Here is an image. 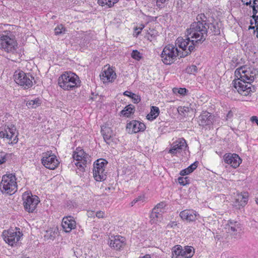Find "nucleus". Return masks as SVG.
I'll return each instance as SVG.
<instances>
[{
    "label": "nucleus",
    "mask_w": 258,
    "mask_h": 258,
    "mask_svg": "<svg viewBox=\"0 0 258 258\" xmlns=\"http://www.w3.org/2000/svg\"><path fill=\"white\" fill-rule=\"evenodd\" d=\"M196 20L186 30V38L179 37L176 40V44L183 50L181 57H185L194 51L196 47L204 42L208 36L210 25L207 22V17L204 14H200L197 16Z\"/></svg>",
    "instance_id": "obj_1"
},
{
    "label": "nucleus",
    "mask_w": 258,
    "mask_h": 258,
    "mask_svg": "<svg viewBox=\"0 0 258 258\" xmlns=\"http://www.w3.org/2000/svg\"><path fill=\"white\" fill-rule=\"evenodd\" d=\"M257 73L256 69L246 65L235 70V75L237 79L233 80L232 83L240 94L246 96L255 91L251 83L254 81Z\"/></svg>",
    "instance_id": "obj_2"
},
{
    "label": "nucleus",
    "mask_w": 258,
    "mask_h": 258,
    "mask_svg": "<svg viewBox=\"0 0 258 258\" xmlns=\"http://www.w3.org/2000/svg\"><path fill=\"white\" fill-rule=\"evenodd\" d=\"M80 81L78 76L71 72H66L58 79L59 87L64 90H71L79 86Z\"/></svg>",
    "instance_id": "obj_3"
},
{
    "label": "nucleus",
    "mask_w": 258,
    "mask_h": 258,
    "mask_svg": "<svg viewBox=\"0 0 258 258\" xmlns=\"http://www.w3.org/2000/svg\"><path fill=\"white\" fill-rule=\"evenodd\" d=\"M0 189L3 192L12 195L17 190L16 178L14 174L4 175L0 184Z\"/></svg>",
    "instance_id": "obj_4"
},
{
    "label": "nucleus",
    "mask_w": 258,
    "mask_h": 258,
    "mask_svg": "<svg viewBox=\"0 0 258 258\" xmlns=\"http://www.w3.org/2000/svg\"><path fill=\"white\" fill-rule=\"evenodd\" d=\"M182 55V52L180 53L177 48L173 45H168L166 46L161 54L162 60L165 64H171L176 59L178 55Z\"/></svg>",
    "instance_id": "obj_5"
},
{
    "label": "nucleus",
    "mask_w": 258,
    "mask_h": 258,
    "mask_svg": "<svg viewBox=\"0 0 258 258\" xmlns=\"http://www.w3.org/2000/svg\"><path fill=\"white\" fill-rule=\"evenodd\" d=\"M107 162L103 159H99L94 163L93 176L97 181L104 180L106 178L105 166Z\"/></svg>",
    "instance_id": "obj_6"
},
{
    "label": "nucleus",
    "mask_w": 258,
    "mask_h": 258,
    "mask_svg": "<svg viewBox=\"0 0 258 258\" xmlns=\"http://www.w3.org/2000/svg\"><path fill=\"white\" fill-rule=\"evenodd\" d=\"M14 77L16 83L25 89H29L33 85L32 80L34 78L30 74H26L23 71H16Z\"/></svg>",
    "instance_id": "obj_7"
},
{
    "label": "nucleus",
    "mask_w": 258,
    "mask_h": 258,
    "mask_svg": "<svg viewBox=\"0 0 258 258\" xmlns=\"http://www.w3.org/2000/svg\"><path fill=\"white\" fill-rule=\"evenodd\" d=\"M17 43L10 36L7 34H0V49L7 52L14 53L17 49Z\"/></svg>",
    "instance_id": "obj_8"
},
{
    "label": "nucleus",
    "mask_w": 258,
    "mask_h": 258,
    "mask_svg": "<svg viewBox=\"0 0 258 258\" xmlns=\"http://www.w3.org/2000/svg\"><path fill=\"white\" fill-rule=\"evenodd\" d=\"M18 133L16 126L12 124L6 125L4 130L0 132L1 138H7L9 140V144H15L18 141Z\"/></svg>",
    "instance_id": "obj_9"
},
{
    "label": "nucleus",
    "mask_w": 258,
    "mask_h": 258,
    "mask_svg": "<svg viewBox=\"0 0 258 258\" xmlns=\"http://www.w3.org/2000/svg\"><path fill=\"white\" fill-rule=\"evenodd\" d=\"M41 156V163L45 167L49 169H55L59 163L56 156L52 154L51 151L43 153Z\"/></svg>",
    "instance_id": "obj_10"
},
{
    "label": "nucleus",
    "mask_w": 258,
    "mask_h": 258,
    "mask_svg": "<svg viewBox=\"0 0 258 258\" xmlns=\"http://www.w3.org/2000/svg\"><path fill=\"white\" fill-rule=\"evenodd\" d=\"M23 205L25 210L29 213H32L35 210L40 202L39 198L31 193L25 192L23 196Z\"/></svg>",
    "instance_id": "obj_11"
},
{
    "label": "nucleus",
    "mask_w": 258,
    "mask_h": 258,
    "mask_svg": "<svg viewBox=\"0 0 258 258\" xmlns=\"http://www.w3.org/2000/svg\"><path fill=\"white\" fill-rule=\"evenodd\" d=\"M172 256H177L178 258L191 257L194 253V249L191 246H185L183 249L181 245H177L172 248Z\"/></svg>",
    "instance_id": "obj_12"
},
{
    "label": "nucleus",
    "mask_w": 258,
    "mask_h": 258,
    "mask_svg": "<svg viewBox=\"0 0 258 258\" xmlns=\"http://www.w3.org/2000/svg\"><path fill=\"white\" fill-rule=\"evenodd\" d=\"M74 160H76L75 164L80 168H84L89 159L88 155L85 153L81 148H77L73 154Z\"/></svg>",
    "instance_id": "obj_13"
},
{
    "label": "nucleus",
    "mask_w": 258,
    "mask_h": 258,
    "mask_svg": "<svg viewBox=\"0 0 258 258\" xmlns=\"http://www.w3.org/2000/svg\"><path fill=\"white\" fill-rule=\"evenodd\" d=\"M223 160L225 163L234 168L238 167L242 162L240 157L234 153H226L223 156Z\"/></svg>",
    "instance_id": "obj_14"
},
{
    "label": "nucleus",
    "mask_w": 258,
    "mask_h": 258,
    "mask_svg": "<svg viewBox=\"0 0 258 258\" xmlns=\"http://www.w3.org/2000/svg\"><path fill=\"white\" fill-rule=\"evenodd\" d=\"M2 236L6 242L12 246L16 243L21 237L20 235H17V232H14L11 229L4 231Z\"/></svg>",
    "instance_id": "obj_15"
},
{
    "label": "nucleus",
    "mask_w": 258,
    "mask_h": 258,
    "mask_svg": "<svg viewBox=\"0 0 258 258\" xmlns=\"http://www.w3.org/2000/svg\"><path fill=\"white\" fill-rule=\"evenodd\" d=\"M126 128L130 134L137 133L144 131L146 128L144 123L136 120H133L126 124Z\"/></svg>",
    "instance_id": "obj_16"
},
{
    "label": "nucleus",
    "mask_w": 258,
    "mask_h": 258,
    "mask_svg": "<svg viewBox=\"0 0 258 258\" xmlns=\"http://www.w3.org/2000/svg\"><path fill=\"white\" fill-rule=\"evenodd\" d=\"M187 147L185 140L183 138L179 139L172 144L169 153L176 154L177 153L181 152L182 150H185Z\"/></svg>",
    "instance_id": "obj_17"
},
{
    "label": "nucleus",
    "mask_w": 258,
    "mask_h": 258,
    "mask_svg": "<svg viewBox=\"0 0 258 258\" xmlns=\"http://www.w3.org/2000/svg\"><path fill=\"white\" fill-rule=\"evenodd\" d=\"M61 225L64 231L68 233L76 228V222L74 220L73 217L68 216L63 218Z\"/></svg>",
    "instance_id": "obj_18"
},
{
    "label": "nucleus",
    "mask_w": 258,
    "mask_h": 258,
    "mask_svg": "<svg viewBox=\"0 0 258 258\" xmlns=\"http://www.w3.org/2000/svg\"><path fill=\"white\" fill-rule=\"evenodd\" d=\"M100 77L104 83L112 82L116 78V74L112 69L108 67L100 74Z\"/></svg>",
    "instance_id": "obj_19"
},
{
    "label": "nucleus",
    "mask_w": 258,
    "mask_h": 258,
    "mask_svg": "<svg viewBox=\"0 0 258 258\" xmlns=\"http://www.w3.org/2000/svg\"><path fill=\"white\" fill-rule=\"evenodd\" d=\"M213 116L208 112H203L199 117V125L202 126L210 125L213 123Z\"/></svg>",
    "instance_id": "obj_20"
},
{
    "label": "nucleus",
    "mask_w": 258,
    "mask_h": 258,
    "mask_svg": "<svg viewBox=\"0 0 258 258\" xmlns=\"http://www.w3.org/2000/svg\"><path fill=\"white\" fill-rule=\"evenodd\" d=\"M180 217L183 220L187 221H195L197 219L199 214L197 212L193 210H184L181 211L179 214Z\"/></svg>",
    "instance_id": "obj_21"
},
{
    "label": "nucleus",
    "mask_w": 258,
    "mask_h": 258,
    "mask_svg": "<svg viewBox=\"0 0 258 258\" xmlns=\"http://www.w3.org/2000/svg\"><path fill=\"white\" fill-rule=\"evenodd\" d=\"M109 245L116 250H119L125 245V238L119 235L114 236L109 242Z\"/></svg>",
    "instance_id": "obj_22"
},
{
    "label": "nucleus",
    "mask_w": 258,
    "mask_h": 258,
    "mask_svg": "<svg viewBox=\"0 0 258 258\" xmlns=\"http://www.w3.org/2000/svg\"><path fill=\"white\" fill-rule=\"evenodd\" d=\"M248 194L244 192L237 195L235 199V206L240 209L241 207H244L248 201Z\"/></svg>",
    "instance_id": "obj_23"
},
{
    "label": "nucleus",
    "mask_w": 258,
    "mask_h": 258,
    "mask_svg": "<svg viewBox=\"0 0 258 258\" xmlns=\"http://www.w3.org/2000/svg\"><path fill=\"white\" fill-rule=\"evenodd\" d=\"M101 133L103 136L104 141L109 144L112 141L113 133L110 127L103 125L101 127Z\"/></svg>",
    "instance_id": "obj_24"
},
{
    "label": "nucleus",
    "mask_w": 258,
    "mask_h": 258,
    "mask_svg": "<svg viewBox=\"0 0 258 258\" xmlns=\"http://www.w3.org/2000/svg\"><path fill=\"white\" fill-rule=\"evenodd\" d=\"M227 225L228 227L229 232L231 234H235L241 230L240 224L237 221L229 220Z\"/></svg>",
    "instance_id": "obj_25"
},
{
    "label": "nucleus",
    "mask_w": 258,
    "mask_h": 258,
    "mask_svg": "<svg viewBox=\"0 0 258 258\" xmlns=\"http://www.w3.org/2000/svg\"><path fill=\"white\" fill-rule=\"evenodd\" d=\"M135 111V107L132 104H129L126 106L124 109L120 111V113L123 116L129 117L132 114H133Z\"/></svg>",
    "instance_id": "obj_26"
},
{
    "label": "nucleus",
    "mask_w": 258,
    "mask_h": 258,
    "mask_svg": "<svg viewBox=\"0 0 258 258\" xmlns=\"http://www.w3.org/2000/svg\"><path fill=\"white\" fill-rule=\"evenodd\" d=\"M159 109L158 107L152 106L150 112L147 115V119L149 120H154L159 115Z\"/></svg>",
    "instance_id": "obj_27"
},
{
    "label": "nucleus",
    "mask_w": 258,
    "mask_h": 258,
    "mask_svg": "<svg viewBox=\"0 0 258 258\" xmlns=\"http://www.w3.org/2000/svg\"><path fill=\"white\" fill-rule=\"evenodd\" d=\"M158 207H155L150 215V217L153 219H156L157 220H160L162 217V214L163 212L162 210H158Z\"/></svg>",
    "instance_id": "obj_28"
},
{
    "label": "nucleus",
    "mask_w": 258,
    "mask_h": 258,
    "mask_svg": "<svg viewBox=\"0 0 258 258\" xmlns=\"http://www.w3.org/2000/svg\"><path fill=\"white\" fill-rule=\"evenodd\" d=\"M123 94L132 98L134 103H138L141 101V98L138 95L131 91H126L123 92Z\"/></svg>",
    "instance_id": "obj_29"
},
{
    "label": "nucleus",
    "mask_w": 258,
    "mask_h": 258,
    "mask_svg": "<svg viewBox=\"0 0 258 258\" xmlns=\"http://www.w3.org/2000/svg\"><path fill=\"white\" fill-rule=\"evenodd\" d=\"M118 1V0H98V2L102 6H106L107 8H111Z\"/></svg>",
    "instance_id": "obj_30"
},
{
    "label": "nucleus",
    "mask_w": 258,
    "mask_h": 258,
    "mask_svg": "<svg viewBox=\"0 0 258 258\" xmlns=\"http://www.w3.org/2000/svg\"><path fill=\"white\" fill-rule=\"evenodd\" d=\"M41 104V100L39 98L28 101L27 105L29 108H35Z\"/></svg>",
    "instance_id": "obj_31"
},
{
    "label": "nucleus",
    "mask_w": 258,
    "mask_h": 258,
    "mask_svg": "<svg viewBox=\"0 0 258 258\" xmlns=\"http://www.w3.org/2000/svg\"><path fill=\"white\" fill-rule=\"evenodd\" d=\"M210 27L211 31L213 33L214 35H218L220 34V30L219 28V27L215 24H213L212 23L209 24Z\"/></svg>",
    "instance_id": "obj_32"
},
{
    "label": "nucleus",
    "mask_w": 258,
    "mask_h": 258,
    "mask_svg": "<svg viewBox=\"0 0 258 258\" xmlns=\"http://www.w3.org/2000/svg\"><path fill=\"white\" fill-rule=\"evenodd\" d=\"M258 0H253L252 6H250V8L252 9V18H256V15L258 13V3H256V2Z\"/></svg>",
    "instance_id": "obj_33"
},
{
    "label": "nucleus",
    "mask_w": 258,
    "mask_h": 258,
    "mask_svg": "<svg viewBox=\"0 0 258 258\" xmlns=\"http://www.w3.org/2000/svg\"><path fill=\"white\" fill-rule=\"evenodd\" d=\"M131 56L133 58L137 60H140L142 58V55L141 53L137 50H134L132 53Z\"/></svg>",
    "instance_id": "obj_34"
},
{
    "label": "nucleus",
    "mask_w": 258,
    "mask_h": 258,
    "mask_svg": "<svg viewBox=\"0 0 258 258\" xmlns=\"http://www.w3.org/2000/svg\"><path fill=\"white\" fill-rule=\"evenodd\" d=\"M10 155L5 152H1L0 153V165L5 163L10 157Z\"/></svg>",
    "instance_id": "obj_35"
},
{
    "label": "nucleus",
    "mask_w": 258,
    "mask_h": 258,
    "mask_svg": "<svg viewBox=\"0 0 258 258\" xmlns=\"http://www.w3.org/2000/svg\"><path fill=\"white\" fill-rule=\"evenodd\" d=\"M198 68L195 65H191L187 67L186 72L189 74H195L197 72Z\"/></svg>",
    "instance_id": "obj_36"
},
{
    "label": "nucleus",
    "mask_w": 258,
    "mask_h": 258,
    "mask_svg": "<svg viewBox=\"0 0 258 258\" xmlns=\"http://www.w3.org/2000/svg\"><path fill=\"white\" fill-rule=\"evenodd\" d=\"M55 232L52 230H48L46 231V233L44 235L45 238L47 239H53L55 237Z\"/></svg>",
    "instance_id": "obj_37"
},
{
    "label": "nucleus",
    "mask_w": 258,
    "mask_h": 258,
    "mask_svg": "<svg viewBox=\"0 0 258 258\" xmlns=\"http://www.w3.org/2000/svg\"><path fill=\"white\" fill-rule=\"evenodd\" d=\"M190 109L191 108L188 106H180L178 107L177 110L179 114H182L184 112H189Z\"/></svg>",
    "instance_id": "obj_38"
},
{
    "label": "nucleus",
    "mask_w": 258,
    "mask_h": 258,
    "mask_svg": "<svg viewBox=\"0 0 258 258\" xmlns=\"http://www.w3.org/2000/svg\"><path fill=\"white\" fill-rule=\"evenodd\" d=\"M199 162L197 161L195 162L194 163L189 166L187 168H186V170H187V172L190 173L194 171L195 169L197 168L198 167V165Z\"/></svg>",
    "instance_id": "obj_39"
},
{
    "label": "nucleus",
    "mask_w": 258,
    "mask_h": 258,
    "mask_svg": "<svg viewBox=\"0 0 258 258\" xmlns=\"http://www.w3.org/2000/svg\"><path fill=\"white\" fill-rule=\"evenodd\" d=\"M65 29L62 25L57 26L54 29V33L56 35L61 34Z\"/></svg>",
    "instance_id": "obj_40"
},
{
    "label": "nucleus",
    "mask_w": 258,
    "mask_h": 258,
    "mask_svg": "<svg viewBox=\"0 0 258 258\" xmlns=\"http://www.w3.org/2000/svg\"><path fill=\"white\" fill-rule=\"evenodd\" d=\"M188 177H179L178 178V180L179 183L182 185H185L189 183L188 180H187Z\"/></svg>",
    "instance_id": "obj_41"
},
{
    "label": "nucleus",
    "mask_w": 258,
    "mask_h": 258,
    "mask_svg": "<svg viewBox=\"0 0 258 258\" xmlns=\"http://www.w3.org/2000/svg\"><path fill=\"white\" fill-rule=\"evenodd\" d=\"M173 91L174 92H176V91H177V92L181 95H185L186 93V92L187 90L185 88H174Z\"/></svg>",
    "instance_id": "obj_42"
},
{
    "label": "nucleus",
    "mask_w": 258,
    "mask_h": 258,
    "mask_svg": "<svg viewBox=\"0 0 258 258\" xmlns=\"http://www.w3.org/2000/svg\"><path fill=\"white\" fill-rule=\"evenodd\" d=\"M148 32V34L150 35L151 37L154 38L158 35V32L154 29H150Z\"/></svg>",
    "instance_id": "obj_43"
},
{
    "label": "nucleus",
    "mask_w": 258,
    "mask_h": 258,
    "mask_svg": "<svg viewBox=\"0 0 258 258\" xmlns=\"http://www.w3.org/2000/svg\"><path fill=\"white\" fill-rule=\"evenodd\" d=\"M135 200H137V203L138 204V205H140L141 204H142L144 202V196H139L138 198H136L135 199Z\"/></svg>",
    "instance_id": "obj_44"
},
{
    "label": "nucleus",
    "mask_w": 258,
    "mask_h": 258,
    "mask_svg": "<svg viewBox=\"0 0 258 258\" xmlns=\"http://www.w3.org/2000/svg\"><path fill=\"white\" fill-rule=\"evenodd\" d=\"M166 1V0H157V1H156L157 6L159 8H161L162 5L164 4L165 3Z\"/></svg>",
    "instance_id": "obj_45"
},
{
    "label": "nucleus",
    "mask_w": 258,
    "mask_h": 258,
    "mask_svg": "<svg viewBox=\"0 0 258 258\" xmlns=\"http://www.w3.org/2000/svg\"><path fill=\"white\" fill-rule=\"evenodd\" d=\"M104 215V213L102 211H99L96 213V216L99 218H103Z\"/></svg>",
    "instance_id": "obj_46"
},
{
    "label": "nucleus",
    "mask_w": 258,
    "mask_h": 258,
    "mask_svg": "<svg viewBox=\"0 0 258 258\" xmlns=\"http://www.w3.org/2000/svg\"><path fill=\"white\" fill-rule=\"evenodd\" d=\"M241 1L243 5H245L246 6H249L250 7V6H252L251 0H249L248 1L247 0V1H245L244 0H241Z\"/></svg>",
    "instance_id": "obj_47"
},
{
    "label": "nucleus",
    "mask_w": 258,
    "mask_h": 258,
    "mask_svg": "<svg viewBox=\"0 0 258 258\" xmlns=\"http://www.w3.org/2000/svg\"><path fill=\"white\" fill-rule=\"evenodd\" d=\"M233 114L231 110H230L226 115V119H231L233 117Z\"/></svg>",
    "instance_id": "obj_48"
},
{
    "label": "nucleus",
    "mask_w": 258,
    "mask_h": 258,
    "mask_svg": "<svg viewBox=\"0 0 258 258\" xmlns=\"http://www.w3.org/2000/svg\"><path fill=\"white\" fill-rule=\"evenodd\" d=\"M250 120L252 122H255L256 124L258 125V117L256 116H252Z\"/></svg>",
    "instance_id": "obj_49"
},
{
    "label": "nucleus",
    "mask_w": 258,
    "mask_h": 258,
    "mask_svg": "<svg viewBox=\"0 0 258 258\" xmlns=\"http://www.w3.org/2000/svg\"><path fill=\"white\" fill-rule=\"evenodd\" d=\"M189 174V173L187 172V170H186V168L181 170L180 172V174L181 175H186Z\"/></svg>",
    "instance_id": "obj_50"
},
{
    "label": "nucleus",
    "mask_w": 258,
    "mask_h": 258,
    "mask_svg": "<svg viewBox=\"0 0 258 258\" xmlns=\"http://www.w3.org/2000/svg\"><path fill=\"white\" fill-rule=\"evenodd\" d=\"M163 206H164V203H161L157 204L155 207H158V210H162V211H163V210L162 209H163Z\"/></svg>",
    "instance_id": "obj_51"
},
{
    "label": "nucleus",
    "mask_w": 258,
    "mask_h": 258,
    "mask_svg": "<svg viewBox=\"0 0 258 258\" xmlns=\"http://www.w3.org/2000/svg\"><path fill=\"white\" fill-rule=\"evenodd\" d=\"M252 19L254 20V24L255 25V27L258 26V16L256 15V18L254 17Z\"/></svg>",
    "instance_id": "obj_52"
},
{
    "label": "nucleus",
    "mask_w": 258,
    "mask_h": 258,
    "mask_svg": "<svg viewBox=\"0 0 258 258\" xmlns=\"http://www.w3.org/2000/svg\"><path fill=\"white\" fill-rule=\"evenodd\" d=\"M136 204H137V200H135V199L131 203L130 205L131 206L133 207Z\"/></svg>",
    "instance_id": "obj_53"
},
{
    "label": "nucleus",
    "mask_w": 258,
    "mask_h": 258,
    "mask_svg": "<svg viewBox=\"0 0 258 258\" xmlns=\"http://www.w3.org/2000/svg\"><path fill=\"white\" fill-rule=\"evenodd\" d=\"M144 28V26L143 25L142 27H140L139 28H137V30H138V29H140V31H139L138 32H137V34H139L140 33H141V31Z\"/></svg>",
    "instance_id": "obj_54"
},
{
    "label": "nucleus",
    "mask_w": 258,
    "mask_h": 258,
    "mask_svg": "<svg viewBox=\"0 0 258 258\" xmlns=\"http://www.w3.org/2000/svg\"><path fill=\"white\" fill-rule=\"evenodd\" d=\"M140 258H151V256L150 254H146L144 256Z\"/></svg>",
    "instance_id": "obj_55"
},
{
    "label": "nucleus",
    "mask_w": 258,
    "mask_h": 258,
    "mask_svg": "<svg viewBox=\"0 0 258 258\" xmlns=\"http://www.w3.org/2000/svg\"><path fill=\"white\" fill-rule=\"evenodd\" d=\"M255 27H256L255 26H251L250 25L249 27H248V29L250 30V29H255Z\"/></svg>",
    "instance_id": "obj_56"
},
{
    "label": "nucleus",
    "mask_w": 258,
    "mask_h": 258,
    "mask_svg": "<svg viewBox=\"0 0 258 258\" xmlns=\"http://www.w3.org/2000/svg\"><path fill=\"white\" fill-rule=\"evenodd\" d=\"M254 24V20L253 21L252 20H251L250 21V25L252 26Z\"/></svg>",
    "instance_id": "obj_57"
},
{
    "label": "nucleus",
    "mask_w": 258,
    "mask_h": 258,
    "mask_svg": "<svg viewBox=\"0 0 258 258\" xmlns=\"http://www.w3.org/2000/svg\"><path fill=\"white\" fill-rule=\"evenodd\" d=\"M256 33H257V37H258V25L256 27Z\"/></svg>",
    "instance_id": "obj_58"
},
{
    "label": "nucleus",
    "mask_w": 258,
    "mask_h": 258,
    "mask_svg": "<svg viewBox=\"0 0 258 258\" xmlns=\"http://www.w3.org/2000/svg\"><path fill=\"white\" fill-rule=\"evenodd\" d=\"M255 202L256 203V204L258 205V197L256 198L255 199Z\"/></svg>",
    "instance_id": "obj_59"
},
{
    "label": "nucleus",
    "mask_w": 258,
    "mask_h": 258,
    "mask_svg": "<svg viewBox=\"0 0 258 258\" xmlns=\"http://www.w3.org/2000/svg\"><path fill=\"white\" fill-rule=\"evenodd\" d=\"M256 3H258V1L256 2Z\"/></svg>",
    "instance_id": "obj_60"
}]
</instances>
